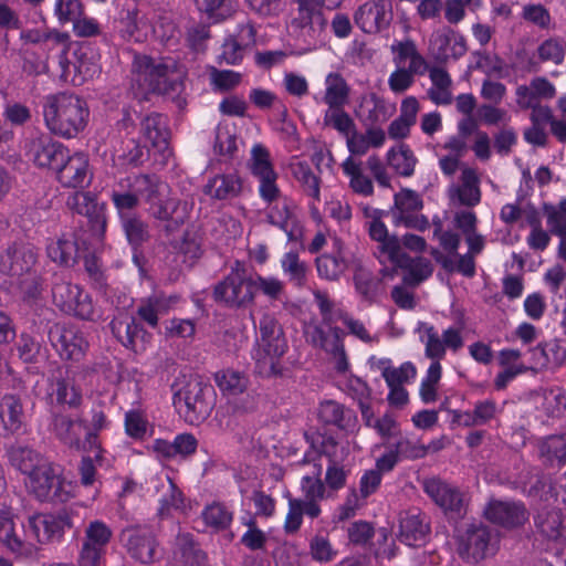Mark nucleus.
I'll list each match as a JSON object with an SVG mask.
<instances>
[{
    "label": "nucleus",
    "instance_id": "obj_44",
    "mask_svg": "<svg viewBox=\"0 0 566 566\" xmlns=\"http://www.w3.org/2000/svg\"><path fill=\"white\" fill-rule=\"evenodd\" d=\"M348 263L340 249L334 253H325L316 259V268L321 277L336 281L346 271Z\"/></svg>",
    "mask_w": 566,
    "mask_h": 566
},
{
    "label": "nucleus",
    "instance_id": "obj_23",
    "mask_svg": "<svg viewBox=\"0 0 566 566\" xmlns=\"http://www.w3.org/2000/svg\"><path fill=\"white\" fill-rule=\"evenodd\" d=\"M430 51L437 62L446 63L450 57L458 60L463 56L468 48L463 35L451 28H443L432 34Z\"/></svg>",
    "mask_w": 566,
    "mask_h": 566
},
{
    "label": "nucleus",
    "instance_id": "obj_9",
    "mask_svg": "<svg viewBox=\"0 0 566 566\" xmlns=\"http://www.w3.org/2000/svg\"><path fill=\"white\" fill-rule=\"evenodd\" d=\"M46 335L50 345L62 360L78 363L84 359L88 342L75 325L60 322L49 324Z\"/></svg>",
    "mask_w": 566,
    "mask_h": 566
},
{
    "label": "nucleus",
    "instance_id": "obj_62",
    "mask_svg": "<svg viewBox=\"0 0 566 566\" xmlns=\"http://www.w3.org/2000/svg\"><path fill=\"white\" fill-rule=\"evenodd\" d=\"M367 103L371 104L367 115V122L371 126L387 122L395 111V107L388 105L382 97L375 93L370 94Z\"/></svg>",
    "mask_w": 566,
    "mask_h": 566
},
{
    "label": "nucleus",
    "instance_id": "obj_52",
    "mask_svg": "<svg viewBox=\"0 0 566 566\" xmlns=\"http://www.w3.org/2000/svg\"><path fill=\"white\" fill-rule=\"evenodd\" d=\"M323 467L321 463H315L311 473L304 475L301 481V490L304 494V500H322L325 495V483L322 481L321 475Z\"/></svg>",
    "mask_w": 566,
    "mask_h": 566
},
{
    "label": "nucleus",
    "instance_id": "obj_46",
    "mask_svg": "<svg viewBox=\"0 0 566 566\" xmlns=\"http://www.w3.org/2000/svg\"><path fill=\"white\" fill-rule=\"evenodd\" d=\"M108 424L106 415L101 408H94L92 410L91 428L85 434L83 448L91 452H95L96 462L102 461L103 450L98 442V431L105 429Z\"/></svg>",
    "mask_w": 566,
    "mask_h": 566
},
{
    "label": "nucleus",
    "instance_id": "obj_6",
    "mask_svg": "<svg viewBox=\"0 0 566 566\" xmlns=\"http://www.w3.org/2000/svg\"><path fill=\"white\" fill-rule=\"evenodd\" d=\"M136 82L148 92L163 95L178 94L184 85L181 73L174 60L156 62L147 56L138 64Z\"/></svg>",
    "mask_w": 566,
    "mask_h": 566
},
{
    "label": "nucleus",
    "instance_id": "obj_42",
    "mask_svg": "<svg viewBox=\"0 0 566 566\" xmlns=\"http://www.w3.org/2000/svg\"><path fill=\"white\" fill-rule=\"evenodd\" d=\"M460 203L467 207H474L481 200L479 178L474 169L465 168L461 175V186L453 189Z\"/></svg>",
    "mask_w": 566,
    "mask_h": 566
},
{
    "label": "nucleus",
    "instance_id": "obj_28",
    "mask_svg": "<svg viewBox=\"0 0 566 566\" xmlns=\"http://www.w3.org/2000/svg\"><path fill=\"white\" fill-rule=\"evenodd\" d=\"M139 132L150 147L165 155L169 150L168 118L164 114L153 112L140 118Z\"/></svg>",
    "mask_w": 566,
    "mask_h": 566
},
{
    "label": "nucleus",
    "instance_id": "obj_13",
    "mask_svg": "<svg viewBox=\"0 0 566 566\" xmlns=\"http://www.w3.org/2000/svg\"><path fill=\"white\" fill-rule=\"evenodd\" d=\"M119 537L134 559L142 564H150L157 559L158 544L149 526H127L122 531Z\"/></svg>",
    "mask_w": 566,
    "mask_h": 566
},
{
    "label": "nucleus",
    "instance_id": "obj_4",
    "mask_svg": "<svg viewBox=\"0 0 566 566\" xmlns=\"http://www.w3.org/2000/svg\"><path fill=\"white\" fill-rule=\"evenodd\" d=\"M314 298L322 314V323L328 327V332H326L321 325H310L305 329L306 340L313 347L323 349L331 355L335 360V369L338 373H345L349 367L343 343L345 332L337 326H332L334 322V303L329 300L327 293L319 290L314 292Z\"/></svg>",
    "mask_w": 566,
    "mask_h": 566
},
{
    "label": "nucleus",
    "instance_id": "obj_57",
    "mask_svg": "<svg viewBox=\"0 0 566 566\" xmlns=\"http://www.w3.org/2000/svg\"><path fill=\"white\" fill-rule=\"evenodd\" d=\"M281 263L284 273L289 275L290 281L294 285L301 287L305 284L307 266L300 260L296 252H287Z\"/></svg>",
    "mask_w": 566,
    "mask_h": 566
},
{
    "label": "nucleus",
    "instance_id": "obj_38",
    "mask_svg": "<svg viewBox=\"0 0 566 566\" xmlns=\"http://www.w3.org/2000/svg\"><path fill=\"white\" fill-rule=\"evenodd\" d=\"M175 556L181 566H206L207 554L195 542L190 533H181L176 537Z\"/></svg>",
    "mask_w": 566,
    "mask_h": 566
},
{
    "label": "nucleus",
    "instance_id": "obj_39",
    "mask_svg": "<svg viewBox=\"0 0 566 566\" xmlns=\"http://www.w3.org/2000/svg\"><path fill=\"white\" fill-rule=\"evenodd\" d=\"M325 84L326 91L323 101L328 107L345 106L348 103L350 87L340 73L327 74Z\"/></svg>",
    "mask_w": 566,
    "mask_h": 566
},
{
    "label": "nucleus",
    "instance_id": "obj_5",
    "mask_svg": "<svg viewBox=\"0 0 566 566\" xmlns=\"http://www.w3.org/2000/svg\"><path fill=\"white\" fill-rule=\"evenodd\" d=\"M69 486L61 467L50 460H45L25 480L28 493L41 503L64 504L69 502L73 497Z\"/></svg>",
    "mask_w": 566,
    "mask_h": 566
},
{
    "label": "nucleus",
    "instance_id": "obj_53",
    "mask_svg": "<svg viewBox=\"0 0 566 566\" xmlns=\"http://www.w3.org/2000/svg\"><path fill=\"white\" fill-rule=\"evenodd\" d=\"M252 304L256 292H261L270 300H279L284 291V284L276 277H263L256 272H251Z\"/></svg>",
    "mask_w": 566,
    "mask_h": 566
},
{
    "label": "nucleus",
    "instance_id": "obj_51",
    "mask_svg": "<svg viewBox=\"0 0 566 566\" xmlns=\"http://www.w3.org/2000/svg\"><path fill=\"white\" fill-rule=\"evenodd\" d=\"M294 178L301 182L304 192L312 198L319 200V178L313 172L310 165L298 161L291 167Z\"/></svg>",
    "mask_w": 566,
    "mask_h": 566
},
{
    "label": "nucleus",
    "instance_id": "obj_31",
    "mask_svg": "<svg viewBox=\"0 0 566 566\" xmlns=\"http://www.w3.org/2000/svg\"><path fill=\"white\" fill-rule=\"evenodd\" d=\"M395 265L406 270L402 282L416 287L432 274V264L424 258H410L402 249L398 252L396 259L390 260Z\"/></svg>",
    "mask_w": 566,
    "mask_h": 566
},
{
    "label": "nucleus",
    "instance_id": "obj_54",
    "mask_svg": "<svg viewBox=\"0 0 566 566\" xmlns=\"http://www.w3.org/2000/svg\"><path fill=\"white\" fill-rule=\"evenodd\" d=\"M0 544L13 554H22L24 543L15 533L14 523L8 513H0Z\"/></svg>",
    "mask_w": 566,
    "mask_h": 566
},
{
    "label": "nucleus",
    "instance_id": "obj_45",
    "mask_svg": "<svg viewBox=\"0 0 566 566\" xmlns=\"http://www.w3.org/2000/svg\"><path fill=\"white\" fill-rule=\"evenodd\" d=\"M361 163L355 161L348 157L343 164L342 168L345 175L350 177L349 186L354 192L363 196H371L374 193V186L371 179L364 175Z\"/></svg>",
    "mask_w": 566,
    "mask_h": 566
},
{
    "label": "nucleus",
    "instance_id": "obj_1",
    "mask_svg": "<svg viewBox=\"0 0 566 566\" xmlns=\"http://www.w3.org/2000/svg\"><path fill=\"white\" fill-rule=\"evenodd\" d=\"M169 187L157 176L140 174L128 177L118 184L111 193L119 220L136 216L140 200L147 206L148 214L160 221L166 237L172 235L189 218V205L177 197L168 196Z\"/></svg>",
    "mask_w": 566,
    "mask_h": 566
},
{
    "label": "nucleus",
    "instance_id": "obj_17",
    "mask_svg": "<svg viewBox=\"0 0 566 566\" xmlns=\"http://www.w3.org/2000/svg\"><path fill=\"white\" fill-rule=\"evenodd\" d=\"M426 493L439 505L450 518H461L467 513V506L461 491L439 479L424 482Z\"/></svg>",
    "mask_w": 566,
    "mask_h": 566
},
{
    "label": "nucleus",
    "instance_id": "obj_64",
    "mask_svg": "<svg viewBox=\"0 0 566 566\" xmlns=\"http://www.w3.org/2000/svg\"><path fill=\"white\" fill-rule=\"evenodd\" d=\"M396 214L418 212L423 208V201L419 193L411 189H402L395 195Z\"/></svg>",
    "mask_w": 566,
    "mask_h": 566
},
{
    "label": "nucleus",
    "instance_id": "obj_49",
    "mask_svg": "<svg viewBox=\"0 0 566 566\" xmlns=\"http://www.w3.org/2000/svg\"><path fill=\"white\" fill-rule=\"evenodd\" d=\"M323 125L334 128L345 137L356 129L354 119L344 111V106L328 107L324 114Z\"/></svg>",
    "mask_w": 566,
    "mask_h": 566
},
{
    "label": "nucleus",
    "instance_id": "obj_33",
    "mask_svg": "<svg viewBox=\"0 0 566 566\" xmlns=\"http://www.w3.org/2000/svg\"><path fill=\"white\" fill-rule=\"evenodd\" d=\"M6 454L9 463L25 476L48 460L36 450L21 442H14L8 446Z\"/></svg>",
    "mask_w": 566,
    "mask_h": 566
},
{
    "label": "nucleus",
    "instance_id": "obj_50",
    "mask_svg": "<svg viewBox=\"0 0 566 566\" xmlns=\"http://www.w3.org/2000/svg\"><path fill=\"white\" fill-rule=\"evenodd\" d=\"M214 380L221 391L228 395L242 394L248 387V378L238 370L226 369L216 373Z\"/></svg>",
    "mask_w": 566,
    "mask_h": 566
},
{
    "label": "nucleus",
    "instance_id": "obj_26",
    "mask_svg": "<svg viewBox=\"0 0 566 566\" xmlns=\"http://www.w3.org/2000/svg\"><path fill=\"white\" fill-rule=\"evenodd\" d=\"M261 347L272 359L271 367H275L274 359H280L287 350V340L280 323L275 317L265 314L260 319Z\"/></svg>",
    "mask_w": 566,
    "mask_h": 566
},
{
    "label": "nucleus",
    "instance_id": "obj_2",
    "mask_svg": "<svg viewBox=\"0 0 566 566\" xmlns=\"http://www.w3.org/2000/svg\"><path fill=\"white\" fill-rule=\"evenodd\" d=\"M43 117L52 134L71 139L77 137L87 126L90 108L86 101L78 95L61 92L44 98Z\"/></svg>",
    "mask_w": 566,
    "mask_h": 566
},
{
    "label": "nucleus",
    "instance_id": "obj_35",
    "mask_svg": "<svg viewBox=\"0 0 566 566\" xmlns=\"http://www.w3.org/2000/svg\"><path fill=\"white\" fill-rule=\"evenodd\" d=\"M268 222L282 229L289 241L296 242L303 237V227L291 206L284 202L281 207L274 206L266 216Z\"/></svg>",
    "mask_w": 566,
    "mask_h": 566
},
{
    "label": "nucleus",
    "instance_id": "obj_34",
    "mask_svg": "<svg viewBox=\"0 0 566 566\" xmlns=\"http://www.w3.org/2000/svg\"><path fill=\"white\" fill-rule=\"evenodd\" d=\"M51 426L55 437L65 446L77 450L83 447L81 433L77 430L84 426L82 419L74 420L65 413L53 412Z\"/></svg>",
    "mask_w": 566,
    "mask_h": 566
},
{
    "label": "nucleus",
    "instance_id": "obj_27",
    "mask_svg": "<svg viewBox=\"0 0 566 566\" xmlns=\"http://www.w3.org/2000/svg\"><path fill=\"white\" fill-rule=\"evenodd\" d=\"M293 2L297 4L298 11V15L294 19V23H296L297 27L307 29L315 34L321 33L326 25L322 8H336L340 4L342 0H293Z\"/></svg>",
    "mask_w": 566,
    "mask_h": 566
},
{
    "label": "nucleus",
    "instance_id": "obj_11",
    "mask_svg": "<svg viewBox=\"0 0 566 566\" xmlns=\"http://www.w3.org/2000/svg\"><path fill=\"white\" fill-rule=\"evenodd\" d=\"M29 526L39 543H56L73 527V512L63 507L55 512L38 513L29 517Z\"/></svg>",
    "mask_w": 566,
    "mask_h": 566
},
{
    "label": "nucleus",
    "instance_id": "obj_22",
    "mask_svg": "<svg viewBox=\"0 0 566 566\" xmlns=\"http://www.w3.org/2000/svg\"><path fill=\"white\" fill-rule=\"evenodd\" d=\"M429 535L430 522L424 513L418 510L400 513L398 538L401 543L420 547L427 543Z\"/></svg>",
    "mask_w": 566,
    "mask_h": 566
},
{
    "label": "nucleus",
    "instance_id": "obj_7",
    "mask_svg": "<svg viewBox=\"0 0 566 566\" xmlns=\"http://www.w3.org/2000/svg\"><path fill=\"white\" fill-rule=\"evenodd\" d=\"M251 272L245 264L235 261L230 273L212 291V297L217 303L231 308H244L252 305Z\"/></svg>",
    "mask_w": 566,
    "mask_h": 566
},
{
    "label": "nucleus",
    "instance_id": "obj_40",
    "mask_svg": "<svg viewBox=\"0 0 566 566\" xmlns=\"http://www.w3.org/2000/svg\"><path fill=\"white\" fill-rule=\"evenodd\" d=\"M17 289L21 301L28 306H34L43 300L44 280L34 271L19 276Z\"/></svg>",
    "mask_w": 566,
    "mask_h": 566
},
{
    "label": "nucleus",
    "instance_id": "obj_47",
    "mask_svg": "<svg viewBox=\"0 0 566 566\" xmlns=\"http://www.w3.org/2000/svg\"><path fill=\"white\" fill-rule=\"evenodd\" d=\"M387 161L397 174L409 177L415 171L417 158L407 145H400L399 149L391 148L387 154Z\"/></svg>",
    "mask_w": 566,
    "mask_h": 566
},
{
    "label": "nucleus",
    "instance_id": "obj_16",
    "mask_svg": "<svg viewBox=\"0 0 566 566\" xmlns=\"http://www.w3.org/2000/svg\"><path fill=\"white\" fill-rule=\"evenodd\" d=\"M48 399L51 406L77 408L83 401L82 392L69 371L55 368L48 378Z\"/></svg>",
    "mask_w": 566,
    "mask_h": 566
},
{
    "label": "nucleus",
    "instance_id": "obj_10",
    "mask_svg": "<svg viewBox=\"0 0 566 566\" xmlns=\"http://www.w3.org/2000/svg\"><path fill=\"white\" fill-rule=\"evenodd\" d=\"M52 300L66 314L86 321L94 318V306L90 295L84 293L78 285L63 280L57 274L54 275L52 283Z\"/></svg>",
    "mask_w": 566,
    "mask_h": 566
},
{
    "label": "nucleus",
    "instance_id": "obj_14",
    "mask_svg": "<svg viewBox=\"0 0 566 566\" xmlns=\"http://www.w3.org/2000/svg\"><path fill=\"white\" fill-rule=\"evenodd\" d=\"M39 251L25 242H12L0 252V272L11 276H22L38 263Z\"/></svg>",
    "mask_w": 566,
    "mask_h": 566
},
{
    "label": "nucleus",
    "instance_id": "obj_60",
    "mask_svg": "<svg viewBox=\"0 0 566 566\" xmlns=\"http://www.w3.org/2000/svg\"><path fill=\"white\" fill-rule=\"evenodd\" d=\"M544 409L552 417H562L566 413V390L553 387L544 390Z\"/></svg>",
    "mask_w": 566,
    "mask_h": 566
},
{
    "label": "nucleus",
    "instance_id": "obj_18",
    "mask_svg": "<svg viewBox=\"0 0 566 566\" xmlns=\"http://www.w3.org/2000/svg\"><path fill=\"white\" fill-rule=\"evenodd\" d=\"M392 19L389 0H370L361 4L354 14V21L365 33L375 34L385 30Z\"/></svg>",
    "mask_w": 566,
    "mask_h": 566
},
{
    "label": "nucleus",
    "instance_id": "obj_24",
    "mask_svg": "<svg viewBox=\"0 0 566 566\" xmlns=\"http://www.w3.org/2000/svg\"><path fill=\"white\" fill-rule=\"evenodd\" d=\"M119 221L125 238L133 250V262L143 272L146 264L144 245L151 239L149 224L139 214Z\"/></svg>",
    "mask_w": 566,
    "mask_h": 566
},
{
    "label": "nucleus",
    "instance_id": "obj_25",
    "mask_svg": "<svg viewBox=\"0 0 566 566\" xmlns=\"http://www.w3.org/2000/svg\"><path fill=\"white\" fill-rule=\"evenodd\" d=\"M113 336L126 348L137 350L138 344L143 346L149 334L136 322V317L125 312H118L109 323Z\"/></svg>",
    "mask_w": 566,
    "mask_h": 566
},
{
    "label": "nucleus",
    "instance_id": "obj_15",
    "mask_svg": "<svg viewBox=\"0 0 566 566\" xmlns=\"http://www.w3.org/2000/svg\"><path fill=\"white\" fill-rule=\"evenodd\" d=\"M70 149L50 135H41L29 143L28 155L34 165L42 169L56 172L59 167L67 158Z\"/></svg>",
    "mask_w": 566,
    "mask_h": 566
},
{
    "label": "nucleus",
    "instance_id": "obj_36",
    "mask_svg": "<svg viewBox=\"0 0 566 566\" xmlns=\"http://www.w3.org/2000/svg\"><path fill=\"white\" fill-rule=\"evenodd\" d=\"M318 416L324 423L335 426L340 430H354L357 424L355 411L334 400L323 402Z\"/></svg>",
    "mask_w": 566,
    "mask_h": 566
},
{
    "label": "nucleus",
    "instance_id": "obj_37",
    "mask_svg": "<svg viewBox=\"0 0 566 566\" xmlns=\"http://www.w3.org/2000/svg\"><path fill=\"white\" fill-rule=\"evenodd\" d=\"M203 191L217 200L233 199L242 191V180L237 174L217 175L208 181Z\"/></svg>",
    "mask_w": 566,
    "mask_h": 566
},
{
    "label": "nucleus",
    "instance_id": "obj_56",
    "mask_svg": "<svg viewBox=\"0 0 566 566\" xmlns=\"http://www.w3.org/2000/svg\"><path fill=\"white\" fill-rule=\"evenodd\" d=\"M48 256L62 265H70L75 262L77 248L76 243L69 239H59L48 245Z\"/></svg>",
    "mask_w": 566,
    "mask_h": 566
},
{
    "label": "nucleus",
    "instance_id": "obj_3",
    "mask_svg": "<svg viewBox=\"0 0 566 566\" xmlns=\"http://www.w3.org/2000/svg\"><path fill=\"white\" fill-rule=\"evenodd\" d=\"M174 405L190 424L206 420L214 405L216 390L198 375H181L171 385Z\"/></svg>",
    "mask_w": 566,
    "mask_h": 566
},
{
    "label": "nucleus",
    "instance_id": "obj_19",
    "mask_svg": "<svg viewBox=\"0 0 566 566\" xmlns=\"http://www.w3.org/2000/svg\"><path fill=\"white\" fill-rule=\"evenodd\" d=\"M0 428L3 437L27 432V412L18 394L6 392L0 396Z\"/></svg>",
    "mask_w": 566,
    "mask_h": 566
},
{
    "label": "nucleus",
    "instance_id": "obj_48",
    "mask_svg": "<svg viewBox=\"0 0 566 566\" xmlns=\"http://www.w3.org/2000/svg\"><path fill=\"white\" fill-rule=\"evenodd\" d=\"M201 516L205 524L216 532L227 530L233 520V513L221 503L207 505Z\"/></svg>",
    "mask_w": 566,
    "mask_h": 566
},
{
    "label": "nucleus",
    "instance_id": "obj_21",
    "mask_svg": "<svg viewBox=\"0 0 566 566\" xmlns=\"http://www.w3.org/2000/svg\"><path fill=\"white\" fill-rule=\"evenodd\" d=\"M64 163L54 174L56 180L66 188H84L91 184L88 157L84 153L67 154Z\"/></svg>",
    "mask_w": 566,
    "mask_h": 566
},
{
    "label": "nucleus",
    "instance_id": "obj_61",
    "mask_svg": "<svg viewBox=\"0 0 566 566\" xmlns=\"http://www.w3.org/2000/svg\"><path fill=\"white\" fill-rule=\"evenodd\" d=\"M70 35L65 32H60L55 29L48 30L43 38V42L40 43L36 49L41 54H46V60L49 59V54L51 51L56 49H61L60 56L66 55L67 46H69Z\"/></svg>",
    "mask_w": 566,
    "mask_h": 566
},
{
    "label": "nucleus",
    "instance_id": "obj_43",
    "mask_svg": "<svg viewBox=\"0 0 566 566\" xmlns=\"http://www.w3.org/2000/svg\"><path fill=\"white\" fill-rule=\"evenodd\" d=\"M539 453L551 465L566 464V433L545 438L539 444Z\"/></svg>",
    "mask_w": 566,
    "mask_h": 566
},
{
    "label": "nucleus",
    "instance_id": "obj_29",
    "mask_svg": "<svg viewBox=\"0 0 566 566\" xmlns=\"http://www.w3.org/2000/svg\"><path fill=\"white\" fill-rule=\"evenodd\" d=\"M88 48L81 46L74 52L75 61H69L66 55L60 56L61 77L65 82L81 85L97 72V65L88 57Z\"/></svg>",
    "mask_w": 566,
    "mask_h": 566
},
{
    "label": "nucleus",
    "instance_id": "obj_41",
    "mask_svg": "<svg viewBox=\"0 0 566 566\" xmlns=\"http://www.w3.org/2000/svg\"><path fill=\"white\" fill-rule=\"evenodd\" d=\"M354 283L356 291L369 302L374 301L381 292L382 280L361 264L356 265Z\"/></svg>",
    "mask_w": 566,
    "mask_h": 566
},
{
    "label": "nucleus",
    "instance_id": "obj_58",
    "mask_svg": "<svg viewBox=\"0 0 566 566\" xmlns=\"http://www.w3.org/2000/svg\"><path fill=\"white\" fill-rule=\"evenodd\" d=\"M210 36L209 25L197 22L187 28L185 40L192 52L203 53L207 50V42Z\"/></svg>",
    "mask_w": 566,
    "mask_h": 566
},
{
    "label": "nucleus",
    "instance_id": "obj_30",
    "mask_svg": "<svg viewBox=\"0 0 566 566\" xmlns=\"http://www.w3.org/2000/svg\"><path fill=\"white\" fill-rule=\"evenodd\" d=\"M537 532L549 541L566 537V517L558 507L545 506L534 516Z\"/></svg>",
    "mask_w": 566,
    "mask_h": 566
},
{
    "label": "nucleus",
    "instance_id": "obj_63",
    "mask_svg": "<svg viewBox=\"0 0 566 566\" xmlns=\"http://www.w3.org/2000/svg\"><path fill=\"white\" fill-rule=\"evenodd\" d=\"M41 343L35 340L29 334H21L19 342L17 343V352L19 358L24 364H35L39 360L41 354Z\"/></svg>",
    "mask_w": 566,
    "mask_h": 566
},
{
    "label": "nucleus",
    "instance_id": "obj_12",
    "mask_svg": "<svg viewBox=\"0 0 566 566\" xmlns=\"http://www.w3.org/2000/svg\"><path fill=\"white\" fill-rule=\"evenodd\" d=\"M251 172L259 179V192L265 202L272 203L281 197L276 185L277 174L270 160V153L261 144L254 145L251 150Z\"/></svg>",
    "mask_w": 566,
    "mask_h": 566
},
{
    "label": "nucleus",
    "instance_id": "obj_32",
    "mask_svg": "<svg viewBox=\"0 0 566 566\" xmlns=\"http://www.w3.org/2000/svg\"><path fill=\"white\" fill-rule=\"evenodd\" d=\"M384 214V211L375 210L373 220L368 222V233L374 241L378 242L379 253L386 255L390 261L397 258L402 248L400 247V239L388 233L387 227L381 221Z\"/></svg>",
    "mask_w": 566,
    "mask_h": 566
},
{
    "label": "nucleus",
    "instance_id": "obj_8",
    "mask_svg": "<svg viewBox=\"0 0 566 566\" xmlns=\"http://www.w3.org/2000/svg\"><path fill=\"white\" fill-rule=\"evenodd\" d=\"M499 537L490 526L471 524L458 537V554L470 564L493 556L497 551Z\"/></svg>",
    "mask_w": 566,
    "mask_h": 566
},
{
    "label": "nucleus",
    "instance_id": "obj_55",
    "mask_svg": "<svg viewBox=\"0 0 566 566\" xmlns=\"http://www.w3.org/2000/svg\"><path fill=\"white\" fill-rule=\"evenodd\" d=\"M84 534L85 536L82 544L102 548L104 552L113 535L109 526L99 520L90 522Z\"/></svg>",
    "mask_w": 566,
    "mask_h": 566
},
{
    "label": "nucleus",
    "instance_id": "obj_20",
    "mask_svg": "<svg viewBox=\"0 0 566 566\" xmlns=\"http://www.w3.org/2000/svg\"><path fill=\"white\" fill-rule=\"evenodd\" d=\"M488 521L506 530L523 526L530 513L522 502L491 501L484 510Z\"/></svg>",
    "mask_w": 566,
    "mask_h": 566
},
{
    "label": "nucleus",
    "instance_id": "obj_59",
    "mask_svg": "<svg viewBox=\"0 0 566 566\" xmlns=\"http://www.w3.org/2000/svg\"><path fill=\"white\" fill-rule=\"evenodd\" d=\"M22 71L29 76L43 74L48 70L46 54L34 49H21Z\"/></svg>",
    "mask_w": 566,
    "mask_h": 566
}]
</instances>
